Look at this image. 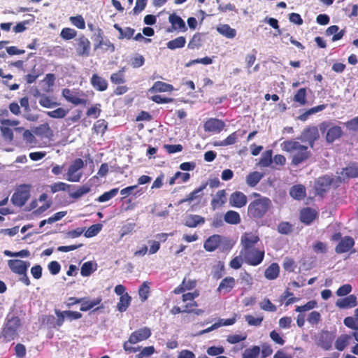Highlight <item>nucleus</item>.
<instances>
[{"mask_svg":"<svg viewBox=\"0 0 358 358\" xmlns=\"http://www.w3.org/2000/svg\"><path fill=\"white\" fill-rule=\"evenodd\" d=\"M321 320V315L318 311L313 310L308 316L307 321L311 325L317 324Z\"/></svg>","mask_w":358,"mask_h":358,"instance_id":"obj_63","label":"nucleus"},{"mask_svg":"<svg viewBox=\"0 0 358 358\" xmlns=\"http://www.w3.org/2000/svg\"><path fill=\"white\" fill-rule=\"evenodd\" d=\"M292 230V224L288 222H282L278 226V231L281 234H289Z\"/></svg>","mask_w":358,"mask_h":358,"instance_id":"obj_58","label":"nucleus"},{"mask_svg":"<svg viewBox=\"0 0 358 358\" xmlns=\"http://www.w3.org/2000/svg\"><path fill=\"white\" fill-rule=\"evenodd\" d=\"M204 222L203 217L199 215H189L185 219V225L190 228H194L198 225L204 224Z\"/></svg>","mask_w":358,"mask_h":358,"instance_id":"obj_33","label":"nucleus"},{"mask_svg":"<svg viewBox=\"0 0 358 358\" xmlns=\"http://www.w3.org/2000/svg\"><path fill=\"white\" fill-rule=\"evenodd\" d=\"M21 327V320L18 316L7 315L0 333V339L3 343L10 342L18 337V330Z\"/></svg>","mask_w":358,"mask_h":358,"instance_id":"obj_3","label":"nucleus"},{"mask_svg":"<svg viewBox=\"0 0 358 358\" xmlns=\"http://www.w3.org/2000/svg\"><path fill=\"white\" fill-rule=\"evenodd\" d=\"M332 179L328 176L320 177L315 184V188L317 194L322 195L324 192L328 191Z\"/></svg>","mask_w":358,"mask_h":358,"instance_id":"obj_19","label":"nucleus"},{"mask_svg":"<svg viewBox=\"0 0 358 358\" xmlns=\"http://www.w3.org/2000/svg\"><path fill=\"white\" fill-rule=\"evenodd\" d=\"M197 280L196 279H191L185 277L177 287H176L173 293L175 294H182L187 290H192L196 287Z\"/></svg>","mask_w":358,"mask_h":358,"instance_id":"obj_21","label":"nucleus"},{"mask_svg":"<svg viewBox=\"0 0 358 358\" xmlns=\"http://www.w3.org/2000/svg\"><path fill=\"white\" fill-rule=\"evenodd\" d=\"M281 148L283 151L287 152H293L292 157V164L294 166H298L306 160H308L310 156L311 152L308 150V147L300 144L299 142L294 140L285 141L281 143Z\"/></svg>","mask_w":358,"mask_h":358,"instance_id":"obj_1","label":"nucleus"},{"mask_svg":"<svg viewBox=\"0 0 358 358\" xmlns=\"http://www.w3.org/2000/svg\"><path fill=\"white\" fill-rule=\"evenodd\" d=\"M30 188L29 185H20L11 197V201L13 205L22 207L23 206L30 197Z\"/></svg>","mask_w":358,"mask_h":358,"instance_id":"obj_7","label":"nucleus"},{"mask_svg":"<svg viewBox=\"0 0 358 358\" xmlns=\"http://www.w3.org/2000/svg\"><path fill=\"white\" fill-rule=\"evenodd\" d=\"M126 67H122L117 72L113 73L110 76V82L114 85H122L126 82Z\"/></svg>","mask_w":358,"mask_h":358,"instance_id":"obj_31","label":"nucleus"},{"mask_svg":"<svg viewBox=\"0 0 358 358\" xmlns=\"http://www.w3.org/2000/svg\"><path fill=\"white\" fill-rule=\"evenodd\" d=\"M185 305L182 308H180L178 306H174L170 310V313L173 315H178L181 313H192V310H194V308L198 307V303L196 301H187V302H184Z\"/></svg>","mask_w":358,"mask_h":358,"instance_id":"obj_25","label":"nucleus"},{"mask_svg":"<svg viewBox=\"0 0 358 358\" xmlns=\"http://www.w3.org/2000/svg\"><path fill=\"white\" fill-rule=\"evenodd\" d=\"M293 100L299 103L300 106H304L307 103L306 100V89L300 88L295 94Z\"/></svg>","mask_w":358,"mask_h":358,"instance_id":"obj_50","label":"nucleus"},{"mask_svg":"<svg viewBox=\"0 0 358 358\" xmlns=\"http://www.w3.org/2000/svg\"><path fill=\"white\" fill-rule=\"evenodd\" d=\"M62 94L66 101H68L75 106H78V105L85 106L87 103V99L78 97L77 93L73 92L70 89H68V88L63 89Z\"/></svg>","mask_w":358,"mask_h":358,"instance_id":"obj_15","label":"nucleus"},{"mask_svg":"<svg viewBox=\"0 0 358 358\" xmlns=\"http://www.w3.org/2000/svg\"><path fill=\"white\" fill-rule=\"evenodd\" d=\"M76 35L77 31L75 29L69 27L63 28L60 32V36L66 41L76 38Z\"/></svg>","mask_w":358,"mask_h":358,"instance_id":"obj_54","label":"nucleus"},{"mask_svg":"<svg viewBox=\"0 0 358 358\" xmlns=\"http://www.w3.org/2000/svg\"><path fill=\"white\" fill-rule=\"evenodd\" d=\"M131 298L128 293H125L124 295L120 296L119 302L117 304V309L120 313L127 310L131 303Z\"/></svg>","mask_w":358,"mask_h":358,"instance_id":"obj_41","label":"nucleus"},{"mask_svg":"<svg viewBox=\"0 0 358 358\" xmlns=\"http://www.w3.org/2000/svg\"><path fill=\"white\" fill-rule=\"evenodd\" d=\"M169 22L171 23L173 31L185 32L187 30L185 21L176 13L169 15Z\"/></svg>","mask_w":358,"mask_h":358,"instance_id":"obj_20","label":"nucleus"},{"mask_svg":"<svg viewBox=\"0 0 358 358\" xmlns=\"http://www.w3.org/2000/svg\"><path fill=\"white\" fill-rule=\"evenodd\" d=\"M221 241V236L218 234L212 235L205 241L203 248L208 252H213L220 246Z\"/></svg>","mask_w":358,"mask_h":358,"instance_id":"obj_26","label":"nucleus"},{"mask_svg":"<svg viewBox=\"0 0 358 358\" xmlns=\"http://www.w3.org/2000/svg\"><path fill=\"white\" fill-rule=\"evenodd\" d=\"M259 241V238L257 235L252 232H245L241 238V244L242 249L241 252L247 251L255 248V245Z\"/></svg>","mask_w":358,"mask_h":358,"instance_id":"obj_10","label":"nucleus"},{"mask_svg":"<svg viewBox=\"0 0 358 358\" xmlns=\"http://www.w3.org/2000/svg\"><path fill=\"white\" fill-rule=\"evenodd\" d=\"M245 262L250 266H256L259 265L264 260L265 252L264 250L253 248L240 252Z\"/></svg>","mask_w":358,"mask_h":358,"instance_id":"obj_5","label":"nucleus"},{"mask_svg":"<svg viewBox=\"0 0 358 358\" xmlns=\"http://www.w3.org/2000/svg\"><path fill=\"white\" fill-rule=\"evenodd\" d=\"M55 313L57 315V320L51 325V328L54 329L62 327L65 321V318H66L65 310L61 311L58 309H55Z\"/></svg>","mask_w":358,"mask_h":358,"instance_id":"obj_49","label":"nucleus"},{"mask_svg":"<svg viewBox=\"0 0 358 358\" xmlns=\"http://www.w3.org/2000/svg\"><path fill=\"white\" fill-rule=\"evenodd\" d=\"M355 240L350 236L343 237L335 248L337 254L349 252L355 245Z\"/></svg>","mask_w":358,"mask_h":358,"instance_id":"obj_16","label":"nucleus"},{"mask_svg":"<svg viewBox=\"0 0 358 358\" xmlns=\"http://www.w3.org/2000/svg\"><path fill=\"white\" fill-rule=\"evenodd\" d=\"M260 353V348L257 345H254L251 348L245 350L242 355V358H257Z\"/></svg>","mask_w":358,"mask_h":358,"instance_id":"obj_52","label":"nucleus"},{"mask_svg":"<svg viewBox=\"0 0 358 358\" xmlns=\"http://www.w3.org/2000/svg\"><path fill=\"white\" fill-rule=\"evenodd\" d=\"M84 161L80 158L73 160L72 164L69 166L66 179L69 182H78L83 177L81 169L84 168Z\"/></svg>","mask_w":358,"mask_h":358,"instance_id":"obj_4","label":"nucleus"},{"mask_svg":"<svg viewBox=\"0 0 358 358\" xmlns=\"http://www.w3.org/2000/svg\"><path fill=\"white\" fill-rule=\"evenodd\" d=\"M100 107L101 104L96 103L94 106H92V107L89 108L86 112L87 116L97 118L100 115L101 112Z\"/></svg>","mask_w":358,"mask_h":358,"instance_id":"obj_61","label":"nucleus"},{"mask_svg":"<svg viewBox=\"0 0 358 358\" xmlns=\"http://www.w3.org/2000/svg\"><path fill=\"white\" fill-rule=\"evenodd\" d=\"M273 151L272 150H266L260 158L259 164L262 167H268L271 166L273 162L272 158Z\"/></svg>","mask_w":358,"mask_h":358,"instance_id":"obj_46","label":"nucleus"},{"mask_svg":"<svg viewBox=\"0 0 358 358\" xmlns=\"http://www.w3.org/2000/svg\"><path fill=\"white\" fill-rule=\"evenodd\" d=\"M235 285L236 280L234 277H225L221 280L217 289V292L223 294L229 293L234 288Z\"/></svg>","mask_w":358,"mask_h":358,"instance_id":"obj_24","label":"nucleus"},{"mask_svg":"<svg viewBox=\"0 0 358 358\" xmlns=\"http://www.w3.org/2000/svg\"><path fill=\"white\" fill-rule=\"evenodd\" d=\"M95 41L96 43L94 44V49H102L104 51L113 52L115 50L114 45L108 40H104L103 33L101 29H99L97 34L96 35Z\"/></svg>","mask_w":358,"mask_h":358,"instance_id":"obj_12","label":"nucleus"},{"mask_svg":"<svg viewBox=\"0 0 358 358\" xmlns=\"http://www.w3.org/2000/svg\"><path fill=\"white\" fill-rule=\"evenodd\" d=\"M173 90H174V87L172 85L162 81L155 82L149 90L150 92H172Z\"/></svg>","mask_w":358,"mask_h":358,"instance_id":"obj_30","label":"nucleus"},{"mask_svg":"<svg viewBox=\"0 0 358 358\" xmlns=\"http://www.w3.org/2000/svg\"><path fill=\"white\" fill-rule=\"evenodd\" d=\"M320 129L322 132L327 130L326 141L328 143H333L343 135V131L340 126L335 125L329 122H324Z\"/></svg>","mask_w":358,"mask_h":358,"instance_id":"obj_6","label":"nucleus"},{"mask_svg":"<svg viewBox=\"0 0 358 358\" xmlns=\"http://www.w3.org/2000/svg\"><path fill=\"white\" fill-rule=\"evenodd\" d=\"M227 201V194L225 189H221L217 192L215 196L211 200V206L213 210L222 206Z\"/></svg>","mask_w":358,"mask_h":358,"instance_id":"obj_29","label":"nucleus"},{"mask_svg":"<svg viewBox=\"0 0 358 358\" xmlns=\"http://www.w3.org/2000/svg\"><path fill=\"white\" fill-rule=\"evenodd\" d=\"M186 43V39L184 36H178L166 43V47L170 50L182 48Z\"/></svg>","mask_w":358,"mask_h":358,"instance_id":"obj_44","label":"nucleus"},{"mask_svg":"<svg viewBox=\"0 0 358 358\" xmlns=\"http://www.w3.org/2000/svg\"><path fill=\"white\" fill-rule=\"evenodd\" d=\"M71 185L63 182H55L50 186V190L52 194L56 193L59 191L65 192L70 189Z\"/></svg>","mask_w":358,"mask_h":358,"instance_id":"obj_53","label":"nucleus"},{"mask_svg":"<svg viewBox=\"0 0 358 358\" xmlns=\"http://www.w3.org/2000/svg\"><path fill=\"white\" fill-rule=\"evenodd\" d=\"M317 303L315 300L309 301L303 306H296L295 311L299 313H303L315 308Z\"/></svg>","mask_w":358,"mask_h":358,"instance_id":"obj_60","label":"nucleus"},{"mask_svg":"<svg viewBox=\"0 0 358 358\" xmlns=\"http://www.w3.org/2000/svg\"><path fill=\"white\" fill-rule=\"evenodd\" d=\"M334 340V336L328 331H322L319 336L317 345L324 350H330Z\"/></svg>","mask_w":358,"mask_h":358,"instance_id":"obj_17","label":"nucleus"},{"mask_svg":"<svg viewBox=\"0 0 358 358\" xmlns=\"http://www.w3.org/2000/svg\"><path fill=\"white\" fill-rule=\"evenodd\" d=\"M201 45V35L200 33H196L193 35L192 38L188 43V48L194 50L198 48Z\"/></svg>","mask_w":358,"mask_h":358,"instance_id":"obj_55","label":"nucleus"},{"mask_svg":"<svg viewBox=\"0 0 358 358\" xmlns=\"http://www.w3.org/2000/svg\"><path fill=\"white\" fill-rule=\"evenodd\" d=\"M351 336L349 334H341L339 336L334 343V346L338 351H343L349 345Z\"/></svg>","mask_w":358,"mask_h":358,"instance_id":"obj_36","label":"nucleus"},{"mask_svg":"<svg viewBox=\"0 0 358 358\" xmlns=\"http://www.w3.org/2000/svg\"><path fill=\"white\" fill-rule=\"evenodd\" d=\"M119 192V188H113L108 192H105L103 194L100 195L97 199L96 201L103 203L109 201L112 198L115 197Z\"/></svg>","mask_w":358,"mask_h":358,"instance_id":"obj_48","label":"nucleus"},{"mask_svg":"<svg viewBox=\"0 0 358 358\" xmlns=\"http://www.w3.org/2000/svg\"><path fill=\"white\" fill-rule=\"evenodd\" d=\"M217 31L227 38H234L236 36V29L231 28L229 24H220L217 27Z\"/></svg>","mask_w":358,"mask_h":358,"instance_id":"obj_37","label":"nucleus"},{"mask_svg":"<svg viewBox=\"0 0 358 358\" xmlns=\"http://www.w3.org/2000/svg\"><path fill=\"white\" fill-rule=\"evenodd\" d=\"M247 201V196L245 194L236 191L230 195L229 203L232 207L241 208L246 205Z\"/></svg>","mask_w":358,"mask_h":358,"instance_id":"obj_18","label":"nucleus"},{"mask_svg":"<svg viewBox=\"0 0 358 358\" xmlns=\"http://www.w3.org/2000/svg\"><path fill=\"white\" fill-rule=\"evenodd\" d=\"M8 265L12 272L21 275V273H24L27 271L30 264L28 262L20 259H10L8 261Z\"/></svg>","mask_w":358,"mask_h":358,"instance_id":"obj_13","label":"nucleus"},{"mask_svg":"<svg viewBox=\"0 0 358 358\" xmlns=\"http://www.w3.org/2000/svg\"><path fill=\"white\" fill-rule=\"evenodd\" d=\"M341 174L345 178L358 177V164H352L343 169Z\"/></svg>","mask_w":358,"mask_h":358,"instance_id":"obj_40","label":"nucleus"},{"mask_svg":"<svg viewBox=\"0 0 358 358\" xmlns=\"http://www.w3.org/2000/svg\"><path fill=\"white\" fill-rule=\"evenodd\" d=\"M336 306L340 308H354L357 305V296L354 294L348 295L344 298L339 299L336 303Z\"/></svg>","mask_w":358,"mask_h":358,"instance_id":"obj_27","label":"nucleus"},{"mask_svg":"<svg viewBox=\"0 0 358 358\" xmlns=\"http://www.w3.org/2000/svg\"><path fill=\"white\" fill-rule=\"evenodd\" d=\"M338 30H339L338 26L331 25L327 29V30L325 31V34L327 36L333 35L332 38H331L332 41H336L341 39L345 34V31L343 29H342L339 31H338Z\"/></svg>","mask_w":358,"mask_h":358,"instance_id":"obj_35","label":"nucleus"},{"mask_svg":"<svg viewBox=\"0 0 358 358\" xmlns=\"http://www.w3.org/2000/svg\"><path fill=\"white\" fill-rule=\"evenodd\" d=\"M238 138L237 131H234L229 134L225 139L223 141L215 142L214 145L215 146H227L234 144Z\"/></svg>","mask_w":358,"mask_h":358,"instance_id":"obj_47","label":"nucleus"},{"mask_svg":"<svg viewBox=\"0 0 358 358\" xmlns=\"http://www.w3.org/2000/svg\"><path fill=\"white\" fill-rule=\"evenodd\" d=\"M91 191V187L89 185H83L79 187L76 191L69 194V196L73 199H78L83 195L89 193Z\"/></svg>","mask_w":358,"mask_h":358,"instance_id":"obj_45","label":"nucleus"},{"mask_svg":"<svg viewBox=\"0 0 358 358\" xmlns=\"http://www.w3.org/2000/svg\"><path fill=\"white\" fill-rule=\"evenodd\" d=\"M102 225L101 224H95L91 225L85 231V236L91 238L95 236L101 230Z\"/></svg>","mask_w":358,"mask_h":358,"instance_id":"obj_57","label":"nucleus"},{"mask_svg":"<svg viewBox=\"0 0 358 358\" xmlns=\"http://www.w3.org/2000/svg\"><path fill=\"white\" fill-rule=\"evenodd\" d=\"M150 293V287L147 282H143L138 289V294L143 301H145Z\"/></svg>","mask_w":358,"mask_h":358,"instance_id":"obj_59","label":"nucleus"},{"mask_svg":"<svg viewBox=\"0 0 358 358\" xmlns=\"http://www.w3.org/2000/svg\"><path fill=\"white\" fill-rule=\"evenodd\" d=\"M225 127V123L223 120L217 118H208L203 124L204 130L207 132L219 134Z\"/></svg>","mask_w":358,"mask_h":358,"instance_id":"obj_11","label":"nucleus"},{"mask_svg":"<svg viewBox=\"0 0 358 358\" xmlns=\"http://www.w3.org/2000/svg\"><path fill=\"white\" fill-rule=\"evenodd\" d=\"M150 336V329L145 327L132 332L129 336V342L132 344H136L148 339Z\"/></svg>","mask_w":358,"mask_h":358,"instance_id":"obj_14","label":"nucleus"},{"mask_svg":"<svg viewBox=\"0 0 358 358\" xmlns=\"http://www.w3.org/2000/svg\"><path fill=\"white\" fill-rule=\"evenodd\" d=\"M264 175L258 171L250 173L246 177V183L251 187H255L263 178Z\"/></svg>","mask_w":358,"mask_h":358,"instance_id":"obj_39","label":"nucleus"},{"mask_svg":"<svg viewBox=\"0 0 358 358\" xmlns=\"http://www.w3.org/2000/svg\"><path fill=\"white\" fill-rule=\"evenodd\" d=\"M290 196L296 200H301L306 196V188L302 185H294L289 191Z\"/></svg>","mask_w":358,"mask_h":358,"instance_id":"obj_34","label":"nucleus"},{"mask_svg":"<svg viewBox=\"0 0 358 358\" xmlns=\"http://www.w3.org/2000/svg\"><path fill=\"white\" fill-rule=\"evenodd\" d=\"M224 220L229 224H238L241 222L239 213L232 210L226 212L224 216Z\"/></svg>","mask_w":358,"mask_h":358,"instance_id":"obj_38","label":"nucleus"},{"mask_svg":"<svg viewBox=\"0 0 358 358\" xmlns=\"http://www.w3.org/2000/svg\"><path fill=\"white\" fill-rule=\"evenodd\" d=\"M252 196L255 199L249 203L247 214L250 218L259 220L269 211L272 202L270 199L262 196L259 193L254 192Z\"/></svg>","mask_w":358,"mask_h":358,"instance_id":"obj_2","label":"nucleus"},{"mask_svg":"<svg viewBox=\"0 0 358 358\" xmlns=\"http://www.w3.org/2000/svg\"><path fill=\"white\" fill-rule=\"evenodd\" d=\"M317 213L315 210L306 207L301 210L299 218L301 222L306 225L310 224L316 218Z\"/></svg>","mask_w":358,"mask_h":358,"instance_id":"obj_22","label":"nucleus"},{"mask_svg":"<svg viewBox=\"0 0 358 358\" xmlns=\"http://www.w3.org/2000/svg\"><path fill=\"white\" fill-rule=\"evenodd\" d=\"M260 308L266 311L275 312L277 310L276 306L271 303L268 299H264L260 303Z\"/></svg>","mask_w":358,"mask_h":358,"instance_id":"obj_64","label":"nucleus"},{"mask_svg":"<svg viewBox=\"0 0 358 358\" xmlns=\"http://www.w3.org/2000/svg\"><path fill=\"white\" fill-rule=\"evenodd\" d=\"M280 274V266L278 263H272L264 271V276L266 279L273 280L276 279Z\"/></svg>","mask_w":358,"mask_h":358,"instance_id":"obj_32","label":"nucleus"},{"mask_svg":"<svg viewBox=\"0 0 358 358\" xmlns=\"http://www.w3.org/2000/svg\"><path fill=\"white\" fill-rule=\"evenodd\" d=\"M75 48L77 55L82 57H87L90 55L91 43L90 40L82 34L76 39Z\"/></svg>","mask_w":358,"mask_h":358,"instance_id":"obj_8","label":"nucleus"},{"mask_svg":"<svg viewBox=\"0 0 358 358\" xmlns=\"http://www.w3.org/2000/svg\"><path fill=\"white\" fill-rule=\"evenodd\" d=\"M70 22L77 28L84 29L85 28V22L82 15L71 16L69 18Z\"/></svg>","mask_w":358,"mask_h":358,"instance_id":"obj_56","label":"nucleus"},{"mask_svg":"<svg viewBox=\"0 0 358 358\" xmlns=\"http://www.w3.org/2000/svg\"><path fill=\"white\" fill-rule=\"evenodd\" d=\"M108 129V122L103 120L100 119L96 121L93 125V131L96 134H100L101 136H103Z\"/></svg>","mask_w":358,"mask_h":358,"instance_id":"obj_42","label":"nucleus"},{"mask_svg":"<svg viewBox=\"0 0 358 358\" xmlns=\"http://www.w3.org/2000/svg\"><path fill=\"white\" fill-rule=\"evenodd\" d=\"M69 110H66L63 108H57V109L46 113L47 115L52 118L62 119L66 117Z\"/></svg>","mask_w":358,"mask_h":358,"instance_id":"obj_51","label":"nucleus"},{"mask_svg":"<svg viewBox=\"0 0 358 358\" xmlns=\"http://www.w3.org/2000/svg\"><path fill=\"white\" fill-rule=\"evenodd\" d=\"M39 104L44 108H52L59 105V103L54 101L50 96L43 94L39 96Z\"/></svg>","mask_w":358,"mask_h":358,"instance_id":"obj_43","label":"nucleus"},{"mask_svg":"<svg viewBox=\"0 0 358 358\" xmlns=\"http://www.w3.org/2000/svg\"><path fill=\"white\" fill-rule=\"evenodd\" d=\"M296 267L295 261L290 257H285L283 262V268L286 271L294 272Z\"/></svg>","mask_w":358,"mask_h":358,"instance_id":"obj_62","label":"nucleus"},{"mask_svg":"<svg viewBox=\"0 0 358 358\" xmlns=\"http://www.w3.org/2000/svg\"><path fill=\"white\" fill-rule=\"evenodd\" d=\"M82 299H83V301L80 303V311L86 312L92 309V312H96L100 309L104 308L101 296L96 297L93 300H90L88 297H83Z\"/></svg>","mask_w":358,"mask_h":358,"instance_id":"obj_9","label":"nucleus"},{"mask_svg":"<svg viewBox=\"0 0 358 358\" xmlns=\"http://www.w3.org/2000/svg\"><path fill=\"white\" fill-rule=\"evenodd\" d=\"M207 185V182L202 183L199 187L196 188L194 191L187 194L185 198L181 199L178 202L179 204H182L187 202L191 203L194 200L201 199L203 196L202 192L203 191V189L206 188Z\"/></svg>","mask_w":358,"mask_h":358,"instance_id":"obj_23","label":"nucleus"},{"mask_svg":"<svg viewBox=\"0 0 358 358\" xmlns=\"http://www.w3.org/2000/svg\"><path fill=\"white\" fill-rule=\"evenodd\" d=\"M91 84L97 91L103 92L108 88L107 80L96 73L93 74L91 78Z\"/></svg>","mask_w":358,"mask_h":358,"instance_id":"obj_28","label":"nucleus"}]
</instances>
